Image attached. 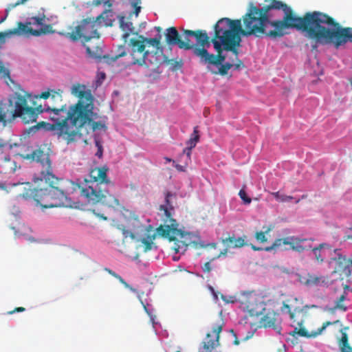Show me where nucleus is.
<instances>
[{
  "mask_svg": "<svg viewBox=\"0 0 352 352\" xmlns=\"http://www.w3.org/2000/svg\"><path fill=\"white\" fill-rule=\"evenodd\" d=\"M267 3L258 8L250 3L241 19L222 18L217 23L229 34L236 36L241 43V36L263 35L276 38L283 36L287 29H296L314 41L312 50L318 45H332L336 49L352 43V28L342 27L329 15L319 12H308L298 16L286 3L279 0H265Z\"/></svg>",
  "mask_w": 352,
  "mask_h": 352,
  "instance_id": "f257e3e1",
  "label": "nucleus"
},
{
  "mask_svg": "<svg viewBox=\"0 0 352 352\" xmlns=\"http://www.w3.org/2000/svg\"><path fill=\"white\" fill-rule=\"evenodd\" d=\"M108 168L105 166L96 167L90 170V179H85L82 184L71 180H64L54 174H47L41 177L48 186L45 188H29L21 194L24 199L32 198L42 208L72 207L73 201L69 195L80 190L82 197L89 204L102 203L110 208H118L119 200L110 192L114 188V183L107 177ZM26 185L30 187L29 183Z\"/></svg>",
  "mask_w": 352,
  "mask_h": 352,
  "instance_id": "f03ea898",
  "label": "nucleus"
},
{
  "mask_svg": "<svg viewBox=\"0 0 352 352\" xmlns=\"http://www.w3.org/2000/svg\"><path fill=\"white\" fill-rule=\"evenodd\" d=\"M71 93L78 98L76 104L69 107L68 111L55 109L52 112V119L56 121L53 129L56 134L62 137L67 144L76 141L85 133H89V130L94 132L98 130L107 129V117L103 116L99 121H96L99 116L94 111V98L91 91L85 85L74 84Z\"/></svg>",
  "mask_w": 352,
  "mask_h": 352,
  "instance_id": "7ed1b4c3",
  "label": "nucleus"
},
{
  "mask_svg": "<svg viewBox=\"0 0 352 352\" xmlns=\"http://www.w3.org/2000/svg\"><path fill=\"white\" fill-rule=\"evenodd\" d=\"M214 32L213 36L210 38L204 30L194 52V56L199 58L201 63L207 65L208 69L211 65L218 67L225 62L223 50L231 52L234 56H239L238 48L241 46L239 38L229 34L217 23L214 26Z\"/></svg>",
  "mask_w": 352,
  "mask_h": 352,
  "instance_id": "20e7f679",
  "label": "nucleus"
},
{
  "mask_svg": "<svg viewBox=\"0 0 352 352\" xmlns=\"http://www.w3.org/2000/svg\"><path fill=\"white\" fill-rule=\"evenodd\" d=\"M61 94L62 91L60 90L58 91L54 90L43 91L40 95L36 96V98L45 100L49 99L50 101L44 105L40 104L37 107H32L28 102V100L31 98L30 94L24 91L16 92L12 98L10 100V102L14 104L13 117L20 118L25 124H29L36 122L38 114L47 112L49 118L52 121L51 129L54 131L53 126L56 123V121L53 120L51 116L52 112L55 111V109H59L62 107L66 111H68L69 109L66 104H61L63 102Z\"/></svg>",
  "mask_w": 352,
  "mask_h": 352,
  "instance_id": "39448f33",
  "label": "nucleus"
},
{
  "mask_svg": "<svg viewBox=\"0 0 352 352\" xmlns=\"http://www.w3.org/2000/svg\"><path fill=\"white\" fill-rule=\"evenodd\" d=\"M129 45L133 65L148 67V64L157 65L160 63L157 56H162L161 35L155 38L139 35L138 38H131Z\"/></svg>",
  "mask_w": 352,
  "mask_h": 352,
  "instance_id": "423d86ee",
  "label": "nucleus"
},
{
  "mask_svg": "<svg viewBox=\"0 0 352 352\" xmlns=\"http://www.w3.org/2000/svg\"><path fill=\"white\" fill-rule=\"evenodd\" d=\"M45 15L33 16L29 19L25 23L17 22L16 28L0 32V50L3 48L6 43V38L13 36H41L49 32L52 28L50 25H45Z\"/></svg>",
  "mask_w": 352,
  "mask_h": 352,
  "instance_id": "0eeeda50",
  "label": "nucleus"
},
{
  "mask_svg": "<svg viewBox=\"0 0 352 352\" xmlns=\"http://www.w3.org/2000/svg\"><path fill=\"white\" fill-rule=\"evenodd\" d=\"M204 30H190L181 29V34L175 27H170L166 30V42L168 45H176L181 50H192L194 55L195 49L197 47L199 41L203 37Z\"/></svg>",
  "mask_w": 352,
  "mask_h": 352,
  "instance_id": "6e6552de",
  "label": "nucleus"
},
{
  "mask_svg": "<svg viewBox=\"0 0 352 352\" xmlns=\"http://www.w3.org/2000/svg\"><path fill=\"white\" fill-rule=\"evenodd\" d=\"M107 13V11H104L96 19H85L80 21L79 25L75 27L72 32L60 34L73 42L81 40L83 45H85L91 39L99 38L100 34L98 30L101 26L102 20L104 18V15Z\"/></svg>",
  "mask_w": 352,
  "mask_h": 352,
  "instance_id": "1a4fd4ad",
  "label": "nucleus"
},
{
  "mask_svg": "<svg viewBox=\"0 0 352 352\" xmlns=\"http://www.w3.org/2000/svg\"><path fill=\"white\" fill-rule=\"evenodd\" d=\"M314 239L300 238L294 236L276 239L272 245L265 248V251H271L280 248L282 245H289V248H284L283 250H292L296 252L301 253L309 250L311 248V243Z\"/></svg>",
  "mask_w": 352,
  "mask_h": 352,
  "instance_id": "9d476101",
  "label": "nucleus"
},
{
  "mask_svg": "<svg viewBox=\"0 0 352 352\" xmlns=\"http://www.w3.org/2000/svg\"><path fill=\"white\" fill-rule=\"evenodd\" d=\"M175 197V195L171 193L170 192H167L165 196V204L161 205L160 206V210L164 211L166 219H164L165 223L169 222V224H167L164 226H160L157 228L158 232L164 237H168L171 231H178L177 227L178 224L175 219L173 218V212L174 210V207L172 205L170 201V199Z\"/></svg>",
  "mask_w": 352,
  "mask_h": 352,
  "instance_id": "9b49d317",
  "label": "nucleus"
},
{
  "mask_svg": "<svg viewBox=\"0 0 352 352\" xmlns=\"http://www.w3.org/2000/svg\"><path fill=\"white\" fill-rule=\"evenodd\" d=\"M50 148L44 145L33 151L30 154H27L25 157L27 160L35 161L42 166L41 177H47V173L54 174L52 162L50 159Z\"/></svg>",
  "mask_w": 352,
  "mask_h": 352,
  "instance_id": "f8f14e48",
  "label": "nucleus"
},
{
  "mask_svg": "<svg viewBox=\"0 0 352 352\" xmlns=\"http://www.w3.org/2000/svg\"><path fill=\"white\" fill-rule=\"evenodd\" d=\"M223 326V322H221L212 327V331L206 333L199 349V352H218L217 348L220 346L219 338Z\"/></svg>",
  "mask_w": 352,
  "mask_h": 352,
  "instance_id": "ddd939ff",
  "label": "nucleus"
},
{
  "mask_svg": "<svg viewBox=\"0 0 352 352\" xmlns=\"http://www.w3.org/2000/svg\"><path fill=\"white\" fill-rule=\"evenodd\" d=\"M85 46L86 47L87 53L89 54V56L98 60H100L102 58H103L107 62H109V60L111 61H116L119 58L124 56L126 54L123 46L120 47V52L118 54L111 58L107 55L102 56V49L98 45L91 47L89 45H85Z\"/></svg>",
  "mask_w": 352,
  "mask_h": 352,
  "instance_id": "4468645a",
  "label": "nucleus"
},
{
  "mask_svg": "<svg viewBox=\"0 0 352 352\" xmlns=\"http://www.w3.org/2000/svg\"><path fill=\"white\" fill-rule=\"evenodd\" d=\"M336 256L331 260L335 261V272H340L346 273L350 272V267H352V259H347L345 256L340 253V250L336 249L334 250Z\"/></svg>",
  "mask_w": 352,
  "mask_h": 352,
  "instance_id": "2eb2a0df",
  "label": "nucleus"
},
{
  "mask_svg": "<svg viewBox=\"0 0 352 352\" xmlns=\"http://www.w3.org/2000/svg\"><path fill=\"white\" fill-rule=\"evenodd\" d=\"M287 310L291 320L296 321L295 317L302 311V302L297 298H290L283 302L282 311Z\"/></svg>",
  "mask_w": 352,
  "mask_h": 352,
  "instance_id": "dca6fc26",
  "label": "nucleus"
},
{
  "mask_svg": "<svg viewBox=\"0 0 352 352\" xmlns=\"http://www.w3.org/2000/svg\"><path fill=\"white\" fill-rule=\"evenodd\" d=\"M221 243L227 249L239 248L245 245V239L243 237L235 238L234 235L221 239Z\"/></svg>",
  "mask_w": 352,
  "mask_h": 352,
  "instance_id": "f3484780",
  "label": "nucleus"
},
{
  "mask_svg": "<svg viewBox=\"0 0 352 352\" xmlns=\"http://www.w3.org/2000/svg\"><path fill=\"white\" fill-rule=\"evenodd\" d=\"M338 322V320H336L333 322L327 321L322 324V326L320 328H319L317 331H316L315 333H314L311 335H309V333L307 332V331L305 328H300V329L295 328L294 331L292 333H291L290 334L292 336L298 334L300 336L306 337V338H309L311 336H316L318 335H320L328 326L331 325L335 323H337Z\"/></svg>",
  "mask_w": 352,
  "mask_h": 352,
  "instance_id": "a211bd4d",
  "label": "nucleus"
},
{
  "mask_svg": "<svg viewBox=\"0 0 352 352\" xmlns=\"http://www.w3.org/2000/svg\"><path fill=\"white\" fill-rule=\"evenodd\" d=\"M119 23L120 28L123 32H124L122 35V39L125 43L127 41L130 34L138 35V32H133L134 28L133 26V23L131 21H128L124 16L120 17Z\"/></svg>",
  "mask_w": 352,
  "mask_h": 352,
  "instance_id": "6ab92c4d",
  "label": "nucleus"
},
{
  "mask_svg": "<svg viewBox=\"0 0 352 352\" xmlns=\"http://www.w3.org/2000/svg\"><path fill=\"white\" fill-rule=\"evenodd\" d=\"M324 249H331V246L326 243H322L315 248L311 246V248L310 249L311 250L315 261L318 263H322L324 261L325 256L323 252V250Z\"/></svg>",
  "mask_w": 352,
  "mask_h": 352,
  "instance_id": "aec40b11",
  "label": "nucleus"
},
{
  "mask_svg": "<svg viewBox=\"0 0 352 352\" xmlns=\"http://www.w3.org/2000/svg\"><path fill=\"white\" fill-rule=\"evenodd\" d=\"M197 236L190 232H180V240L178 243H182L184 246L187 247L190 245H195Z\"/></svg>",
  "mask_w": 352,
  "mask_h": 352,
  "instance_id": "412c9836",
  "label": "nucleus"
},
{
  "mask_svg": "<svg viewBox=\"0 0 352 352\" xmlns=\"http://www.w3.org/2000/svg\"><path fill=\"white\" fill-rule=\"evenodd\" d=\"M157 58L160 60V63L159 64L164 63L167 65H170L171 66V69L173 71L177 70L178 69H180L182 67V62L181 60L177 61L173 59H168V57L163 54L162 52V56H157Z\"/></svg>",
  "mask_w": 352,
  "mask_h": 352,
  "instance_id": "4be33fe9",
  "label": "nucleus"
},
{
  "mask_svg": "<svg viewBox=\"0 0 352 352\" xmlns=\"http://www.w3.org/2000/svg\"><path fill=\"white\" fill-rule=\"evenodd\" d=\"M274 314H267L261 320L262 326L264 327H273L276 328V318Z\"/></svg>",
  "mask_w": 352,
  "mask_h": 352,
  "instance_id": "5701e85b",
  "label": "nucleus"
},
{
  "mask_svg": "<svg viewBox=\"0 0 352 352\" xmlns=\"http://www.w3.org/2000/svg\"><path fill=\"white\" fill-rule=\"evenodd\" d=\"M219 66L220 67L218 71L212 70L210 67V69L208 70L213 74H220L221 76H226L228 74V70L233 67V64H232V63L230 62H227L221 65H219Z\"/></svg>",
  "mask_w": 352,
  "mask_h": 352,
  "instance_id": "b1692460",
  "label": "nucleus"
},
{
  "mask_svg": "<svg viewBox=\"0 0 352 352\" xmlns=\"http://www.w3.org/2000/svg\"><path fill=\"white\" fill-rule=\"evenodd\" d=\"M155 235L148 234L146 238H143L141 241L143 245V250L144 252L150 251L153 247V240L155 239Z\"/></svg>",
  "mask_w": 352,
  "mask_h": 352,
  "instance_id": "393cba45",
  "label": "nucleus"
},
{
  "mask_svg": "<svg viewBox=\"0 0 352 352\" xmlns=\"http://www.w3.org/2000/svg\"><path fill=\"white\" fill-rule=\"evenodd\" d=\"M199 138L200 136L198 126H195L190 139L186 142L187 146H190V148H195L197 143L199 141Z\"/></svg>",
  "mask_w": 352,
  "mask_h": 352,
  "instance_id": "a878e982",
  "label": "nucleus"
},
{
  "mask_svg": "<svg viewBox=\"0 0 352 352\" xmlns=\"http://www.w3.org/2000/svg\"><path fill=\"white\" fill-rule=\"evenodd\" d=\"M308 280L307 286H316L320 285V283H325V278L323 276H317L314 274H308Z\"/></svg>",
  "mask_w": 352,
  "mask_h": 352,
  "instance_id": "bb28decb",
  "label": "nucleus"
},
{
  "mask_svg": "<svg viewBox=\"0 0 352 352\" xmlns=\"http://www.w3.org/2000/svg\"><path fill=\"white\" fill-rule=\"evenodd\" d=\"M104 270L107 272L109 274L117 278L122 284L124 285L125 287L129 288L132 291H135L134 289H133L126 282L124 281V280L118 274L112 271L109 268H104Z\"/></svg>",
  "mask_w": 352,
  "mask_h": 352,
  "instance_id": "cd10ccee",
  "label": "nucleus"
},
{
  "mask_svg": "<svg viewBox=\"0 0 352 352\" xmlns=\"http://www.w3.org/2000/svg\"><path fill=\"white\" fill-rule=\"evenodd\" d=\"M274 197L279 201L286 202L292 200L293 197L280 194L279 192H272Z\"/></svg>",
  "mask_w": 352,
  "mask_h": 352,
  "instance_id": "c85d7f7f",
  "label": "nucleus"
},
{
  "mask_svg": "<svg viewBox=\"0 0 352 352\" xmlns=\"http://www.w3.org/2000/svg\"><path fill=\"white\" fill-rule=\"evenodd\" d=\"M345 298L346 296L344 294L341 295L340 298L337 300L334 308L336 309H340L342 311H345L346 310V307L342 304V302L345 300Z\"/></svg>",
  "mask_w": 352,
  "mask_h": 352,
  "instance_id": "c756f323",
  "label": "nucleus"
},
{
  "mask_svg": "<svg viewBox=\"0 0 352 352\" xmlns=\"http://www.w3.org/2000/svg\"><path fill=\"white\" fill-rule=\"evenodd\" d=\"M131 6L134 8V13L138 16L141 10V0H127Z\"/></svg>",
  "mask_w": 352,
  "mask_h": 352,
  "instance_id": "7c9ffc66",
  "label": "nucleus"
},
{
  "mask_svg": "<svg viewBox=\"0 0 352 352\" xmlns=\"http://www.w3.org/2000/svg\"><path fill=\"white\" fill-rule=\"evenodd\" d=\"M270 231V228H268L267 230H266L265 232H257L256 234H255V238L256 239L261 242V243H264V242H266L267 241V237L265 236V233H267L268 232Z\"/></svg>",
  "mask_w": 352,
  "mask_h": 352,
  "instance_id": "2f4dec72",
  "label": "nucleus"
},
{
  "mask_svg": "<svg viewBox=\"0 0 352 352\" xmlns=\"http://www.w3.org/2000/svg\"><path fill=\"white\" fill-rule=\"evenodd\" d=\"M118 228L121 230L124 239L128 238L129 236L131 237L132 239H134L135 238V234L133 232L129 231L128 230H126L123 226H118Z\"/></svg>",
  "mask_w": 352,
  "mask_h": 352,
  "instance_id": "473e14b6",
  "label": "nucleus"
},
{
  "mask_svg": "<svg viewBox=\"0 0 352 352\" xmlns=\"http://www.w3.org/2000/svg\"><path fill=\"white\" fill-rule=\"evenodd\" d=\"M230 63L233 64L232 67H234L236 70L245 67L243 63L239 58L238 56H234V58L232 59Z\"/></svg>",
  "mask_w": 352,
  "mask_h": 352,
  "instance_id": "72a5a7b5",
  "label": "nucleus"
},
{
  "mask_svg": "<svg viewBox=\"0 0 352 352\" xmlns=\"http://www.w3.org/2000/svg\"><path fill=\"white\" fill-rule=\"evenodd\" d=\"M239 196L245 204H250L252 201L251 198L247 196V194L243 188L240 190Z\"/></svg>",
  "mask_w": 352,
  "mask_h": 352,
  "instance_id": "f704fd0d",
  "label": "nucleus"
},
{
  "mask_svg": "<svg viewBox=\"0 0 352 352\" xmlns=\"http://www.w3.org/2000/svg\"><path fill=\"white\" fill-rule=\"evenodd\" d=\"M95 144H96V147L98 148V151L96 153V155L98 157L100 158V157H102V153H103L102 146V144H101V143L100 142L99 140H96L95 141Z\"/></svg>",
  "mask_w": 352,
  "mask_h": 352,
  "instance_id": "c9c22d12",
  "label": "nucleus"
},
{
  "mask_svg": "<svg viewBox=\"0 0 352 352\" xmlns=\"http://www.w3.org/2000/svg\"><path fill=\"white\" fill-rule=\"evenodd\" d=\"M214 259H215V258H212L210 261L206 262V263L204 265V266H203V267H202V270H203L204 272H205V273H209V272H211V270H212L211 262H212V261H214Z\"/></svg>",
  "mask_w": 352,
  "mask_h": 352,
  "instance_id": "e433bc0d",
  "label": "nucleus"
},
{
  "mask_svg": "<svg viewBox=\"0 0 352 352\" xmlns=\"http://www.w3.org/2000/svg\"><path fill=\"white\" fill-rule=\"evenodd\" d=\"M0 74H3L4 77L10 78V71L9 69L5 68L1 61H0Z\"/></svg>",
  "mask_w": 352,
  "mask_h": 352,
  "instance_id": "4c0bfd02",
  "label": "nucleus"
},
{
  "mask_svg": "<svg viewBox=\"0 0 352 352\" xmlns=\"http://www.w3.org/2000/svg\"><path fill=\"white\" fill-rule=\"evenodd\" d=\"M308 274H298V281L305 285H307V282L309 281L308 280Z\"/></svg>",
  "mask_w": 352,
  "mask_h": 352,
  "instance_id": "58836bf2",
  "label": "nucleus"
},
{
  "mask_svg": "<svg viewBox=\"0 0 352 352\" xmlns=\"http://www.w3.org/2000/svg\"><path fill=\"white\" fill-rule=\"evenodd\" d=\"M347 344H349L348 336H347L346 333L342 332V338H341L340 342V346H344V345H346Z\"/></svg>",
  "mask_w": 352,
  "mask_h": 352,
  "instance_id": "ea45409f",
  "label": "nucleus"
},
{
  "mask_svg": "<svg viewBox=\"0 0 352 352\" xmlns=\"http://www.w3.org/2000/svg\"><path fill=\"white\" fill-rule=\"evenodd\" d=\"M6 112L4 111L1 104H0V122H3L5 123L6 122Z\"/></svg>",
  "mask_w": 352,
  "mask_h": 352,
  "instance_id": "a19ab883",
  "label": "nucleus"
},
{
  "mask_svg": "<svg viewBox=\"0 0 352 352\" xmlns=\"http://www.w3.org/2000/svg\"><path fill=\"white\" fill-rule=\"evenodd\" d=\"M342 352H352V347L347 344L346 345H344L341 346Z\"/></svg>",
  "mask_w": 352,
  "mask_h": 352,
  "instance_id": "79ce46f5",
  "label": "nucleus"
},
{
  "mask_svg": "<svg viewBox=\"0 0 352 352\" xmlns=\"http://www.w3.org/2000/svg\"><path fill=\"white\" fill-rule=\"evenodd\" d=\"M25 310V309L24 307H16L14 310L9 311L8 314H12L15 312H23Z\"/></svg>",
  "mask_w": 352,
  "mask_h": 352,
  "instance_id": "37998d69",
  "label": "nucleus"
},
{
  "mask_svg": "<svg viewBox=\"0 0 352 352\" xmlns=\"http://www.w3.org/2000/svg\"><path fill=\"white\" fill-rule=\"evenodd\" d=\"M230 332L232 333V334L233 335V336L234 337V340L233 342L234 344V345H239V343H240V341L239 340L237 336H236V333L234 331V330L231 329L230 330Z\"/></svg>",
  "mask_w": 352,
  "mask_h": 352,
  "instance_id": "c03bdc74",
  "label": "nucleus"
},
{
  "mask_svg": "<svg viewBox=\"0 0 352 352\" xmlns=\"http://www.w3.org/2000/svg\"><path fill=\"white\" fill-rule=\"evenodd\" d=\"M193 148H190V146H188L187 148H184V151H183V153H186V155L190 157V155H191V150Z\"/></svg>",
  "mask_w": 352,
  "mask_h": 352,
  "instance_id": "a18cd8bd",
  "label": "nucleus"
},
{
  "mask_svg": "<svg viewBox=\"0 0 352 352\" xmlns=\"http://www.w3.org/2000/svg\"><path fill=\"white\" fill-rule=\"evenodd\" d=\"M44 124H45V122H38V123L37 124V125H36V126H34L32 127L30 129H31V130H32V131H36V130H38V129L40 128V126H43V125H44Z\"/></svg>",
  "mask_w": 352,
  "mask_h": 352,
  "instance_id": "49530a36",
  "label": "nucleus"
},
{
  "mask_svg": "<svg viewBox=\"0 0 352 352\" xmlns=\"http://www.w3.org/2000/svg\"><path fill=\"white\" fill-rule=\"evenodd\" d=\"M175 168L178 170V171H180V172H184L186 168L184 166H182V165H179V164H175Z\"/></svg>",
  "mask_w": 352,
  "mask_h": 352,
  "instance_id": "de8ad7c7",
  "label": "nucleus"
},
{
  "mask_svg": "<svg viewBox=\"0 0 352 352\" xmlns=\"http://www.w3.org/2000/svg\"><path fill=\"white\" fill-rule=\"evenodd\" d=\"M228 249H227V248H226V249H225L223 251L221 252H220V254H219L217 257H215V258H219L221 256H225V255H226V254H227V252H228Z\"/></svg>",
  "mask_w": 352,
  "mask_h": 352,
  "instance_id": "09e8293b",
  "label": "nucleus"
},
{
  "mask_svg": "<svg viewBox=\"0 0 352 352\" xmlns=\"http://www.w3.org/2000/svg\"><path fill=\"white\" fill-rule=\"evenodd\" d=\"M94 5L95 6H99L100 5L101 3H103V1L102 0H94V2H93Z\"/></svg>",
  "mask_w": 352,
  "mask_h": 352,
  "instance_id": "8fccbe9b",
  "label": "nucleus"
},
{
  "mask_svg": "<svg viewBox=\"0 0 352 352\" xmlns=\"http://www.w3.org/2000/svg\"><path fill=\"white\" fill-rule=\"evenodd\" d=\"M252 248L254 250H256V251H260V250H263V248L256 247V246H255V245H252Z\"/></svg>",
  "mask_w": 352,
  "mask_h": 352,
  "instance_id": "3c124183",
  "label": "nucleus"
},
{
  "mask_svg": "<svg viewBox=\"0 0 352 352\" xmlns=\"http://www.w3.org/2000/svg\"><path fill=\"white\" fill-rule=\"evenodd\" d=\"M96 215L100 217L101 219H102L104 220H107V218L106 217H104L103 214H96Z\"/></svg>",
  "mask_w": 352,
  "mask_h": 352,
  "instance_id": "603ef678",
  "label": "nucleus"
},
{
  "mask_svg": "<svg viewBox=\"0 0 352 352\" xmlns=\"http://www.w3.org/2000/svg\"><path fill=\"white\" fill-rule=\"evenodd\" d=\"M100 78L102 80H104L105 78V74L104 73H100Z\"/></svg>",
  "mask_w": 352,
  "mask_h": 352,
  "instance_id": "864d4df0",
  "label": "nucleus"
},
{
  "mask_svg": "<svg viewBox=\"0 0 352 352\" xmlns=\"http://www.w3.org/2000/svg\"><path fill=\"white\" fill-rule=\"evenodd\" d=\"M179 248H180V245H178V248H175V250L176 251V252H179Z\"/></svg>",
  "mask_w": 352,
  "mask_h": 352,
  "instance_id": "5fc2aeb1",
  "label": "nucleus"
},
{
  "mask_svg": "<svg viewBox=\"0 0 352 352\" xmlns=\"http://www.w3.org/2000/svg\"><path fill=\"white\" fill-rule=\"evenodd\" d=\"M165 160H166V162H171L172 161V160L170 158H169V157H165Z\"/></svg>",
  "mask_w": 352,
  "mask_h": 352,
  "instance_id": "6e6d98bb",
  "label": "nucleus"
},
{
  "mask_svg": "<svg viewBox=\"0 0 352 352\" xmlns=\"http://www.w3.org/2000/svg\"><path fill=\"white\" fill-rule=\"evenodd\" d=\"M5 146V144L0 143V148H2Z\"/></svg>",
  "mask_w": 352,
  "mask_h": 352,
  "instance_id": "4d7b16f0",
  "label": "nucleus"
},
{
  "mask_svg": "<svg viewBox=\"0 0 352 352\" xmlns=\"http://www.w3.org/2000/svg\"><path fill=\"white\" fill-rule=\"evenodd\" d=\"M144 308L145 311H146L147 313H148V309H147V308H146V307L145 305H144Z\"/></svg>",
  "mask_w": 352,
  "mask_h": 352,
  "instance_id": "13d9d810",
  "label": "nucleus"
},
{
  "mask_svg": "<svg viewBox=\"0 0 352 352\" xmlns=\"http://www.w3.org/2000/svg\"><path fill=\"white\" fill-rule=\"evenodd\" d=\"M297 324L298 325H301L302 324V322H297Z\"/></svg>",
  "mask_w": 352,
  "mask_h": 352,
  "instance_id": "bf43d9fd",
  "label": "nucleus"
},
{
  "mask_svg": "<svg viewBox=\"0 0 352 352\" xmlns=\"http://www.w3.org/2000/svg\"><path fill=\"white\" fill-rule=\"evenodd\" d=\"M170 241H173V240H175V238H174V237H173V238H172V237H170Z\"/></svg>",
  "mask_w": 352,
  "mask_h": 352,
  "instance_id": "052dcab7",
  "label": "nucleus"
},
{
  "mask_svg": "<svg viewBox=\"0 0 352 352\" xmlns=\"http://www.w3.org/2000/svg\"><path fill=\"white\" fill-rule=\"evenodd\" d=\"M299 201H300V199H297V200L296 201V203H298Z\"/></svg>",
  "mask_w": 352,
  "mask_h": 352,
  "instance_id": "680f3d73",
  "label": "nucleus"
},
{
  "mask_svg": "<svg viewBox=\"0 0 352 352\" xmlns=\"http://www.w3.org/2000/svg\"><path fill=\"white\" fill-rule=\"evenodd\" d=\"M52 124H50V126H51ZM47 125H50V123H47ZM50 129L51 130H52V129H51V126L50 127Z\"/></svg>",
  "mask_w": 352,
  "mask_h": 352,
  "instance_id": "e2e57ef3",
  "label": "nucleus"
},
{
  "mask_svg": "<svg viewBox=\"0 0 352 352\" xmlns=\"http://www.w3.org/2000/svg\"><path fill=\"white\" fill-rule=\"evenodd\" d=\"M3 20H4V19H1V20L0 21V23H1L3 21Z\"/></svg>",
  "mask_w": 352,
  "mask_h": 352,
  "instance_id": "0e129e2a",
  "label": "nucleus"
},
{
  "mask_svg": "<svg viewBox=\"0 0 352 352\" xmlns=\"http://www.w3.org/2000/svg\"><path fill=\"white\" fill-rule=\"evenodd\" d=\"M176 352H181L180 351H177Z\"/></svg>",
  "mask_w": 352,
  "mask_h": 352,
  "instance_id": "69168bd1",
  "label": "nucleus"
}]
</instances>
